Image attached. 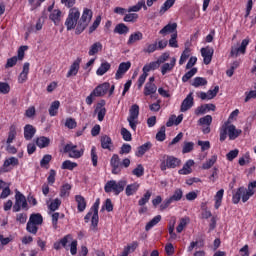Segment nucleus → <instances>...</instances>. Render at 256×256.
Segmentation results:
<instances>
[{"instance_id":"nucleus-8","label":"nucleus","mask_w":256,"mask_h":256,"mask_svg":"<svg viewBox=\"0 0 256 256\" xmlns=\"http://www.w3.org/2000/svg\"><path fill=\"white\" fill-rule=\"evenodd\" d=\"M81 18V12L79 8L74 7L71 8L68 12V16L65 21L67 31H73V29H77V25H79V20Z\"/></svg>"},{"instance_id":"nucleus-30","label":"nucleus","mask_w":256,"mask_h":256,"mask_svg":"<svg viewBox=\"0 0 256 256\" xmlns=\"http://www.w3.org/2000/svg\"><path fill=\"white\" fill-rule=\"evenodd\" d=\"M183 122V114L178 116L172 115L166 122V127H173V125H181Z\"/></svg>"},{"instance_id":"nucleus-51","label":"nucleus","mask_w":256,"mask_h":256,"mask_svg":"<svg viewBox=\"0 0 256 256\" xmlns=\"http://www.w3.org/2000/svg\"><path fill=\"white\" fill-rule=\"evenodd\" d=\"M15 137H17V130H16L15 126H11L9 133H8V138H7L6 143L8 145H11V143H13V141H15Z\"/></svg>"},{"instance_id":"nucleus-17","label":"nucleus","mask_w":256,"mask_h":256,"mask_svg":"<svg viewBox=\"0 0 256 256\" xmlns=\"http://www.w3.org/2000/svg\"><path fill=\"white\" fill-rule=\"evenodd\" d=\"M193 92H190L186 98L182 101L180 106L181 113H185L186 111H189L191 107H193Z\"/></svg>"},{"instance_id":"nucleus-20","label":"nucleus","mask_w":256,"mask_h":256,"mask_svg":"<svg viewBox=\"0 0 256 256\" xmlns=\"http://www.w3.org/2000/svg\"><path fill=\"white\" fill-rule=\"evenodd\" d=\"M175 65H177V58L173 57L171 58L170 63H164L161 66V74L167 75V73H171V71H173V69L175 68Z\"/></svg>"},{"instance_id":"nucleus-50","label":"nucleus","mask_w":256,"mask_h":256,"mask_svg":"<svg viewBox=\"0 0 256 256\" xmlns=\"http://www.w3.org/2000/svg\"><path fill=\"white\" fill-rule=\"evenodd\" d=\"M213 123V117L211 115H206L198 120V125L211 127Z\"/></svg>"},{"instance_id":"nucleus-1","label":"nucleus","mask_w":256,"mask_h":256,"mask_svg":"<svg viewBox=\"0 0 256 256\" xmlns=\"http://www.w3.org/2000/svg\"><path fill=\"white\" fill-rule=\"evenodd\" d=\"M241 133H243V131L241 129H237V127L231 124V122H225L220 128V141L223 143V141L227 139V135L230 141H235Z\"/></svg>"},{"instance_id":"nucleus-5","label":"nucleus","mask_w":256,"mask_h":256,"mask_svg":"<svg viewBox=\"0 0 256 256\" xmlns=\"http://www.w3.org/2000/svg\"><path fill=\"white\" fill-rule=\"evenodd\" d=\"M125 187H127V180H109L104 185V191L105 193H113L117 197L125 191Z\"/></svg>"},{"instance_id":"nucleus-37","label":"nucleus","mask_w":256,"mask_h":256,"mask_svg":"<svg viewBox=\"0 0 256 256\" xmlns=\"http://www.w3.org/2000/svg\"><path fill=\"white\" fill-rule=\"evenodd\" d=\"M28 222L38 226L43 225V215L40 213H33L30 215Z\"/></svg>"},{"instance_id":"nucleus-39","label":"nucleus","mask_w":256,"mask_h":256,"mask_svg":"<svg viewBox=\"0 0 256 256\" xmlns=\"http://www.w3.org/2000/svg\"><path fill=\"white\" fill-rule=\"evenodd\" d=\"M114 33H117L118 35H127V33H129V28L125 23H119L115 26Z\"/></svg>"},{"instance_id":"nucleus-19","label":"nucleus","mask_w":256,"mask_h":256,"mask_svg":"<svg viewBox=\"0 0 256 256\" xmlns=\"http://www.w3.org/2000/svg\"><path fill=\"white\" fill-rule=\"evenodd\" d=\"M216 109L215 104H202L195 109V115H205V113L215 111Z\"/></svg>"},{"instance_id":"nucleus-24","label":"nucleus","mask_w":256,"mask_h":256,"mask_svg":"<svg viewBox=\"0 0 256 256\" xmlns=\"http://www.w3.org/2000/svg\"><path fill=\"white\" fill-rule=\"evenodd\" d=\"M193 165H195V161L191 159L188 160L183 165V168L178 171L179 175H191V173H193V169L191 168Z\"/></svg>"},{"instance_id":"nucleus-14","label":"nucleus","mask_w":256,"mask_h":256,"mask_svg":"<svg viewBox=\"0 0 256 256\" xmlns=\"http://www.w3.org/2000/svg\"><path fill=\"white\" fill-rule=\"evenodd\" d=\"M17 165H19V159L15 158V157H10L4 161L3 166L0 169V171H1V173H9L11 171V169H13L10 167L11 166L17 167Z\"/></svg>"},{"instance_id":"nucleus-2","label":"nucleus","mask_w":256,"mask_h":256,"mask_svg":"<svg viewBox=\"0 0 256 256\" xmlns=\"http://www.w3.org/2000/svg\"><path fill=\"white\" fill-rule=\"evenodd\" d=\"M99 205H101V199L98 198L90 208V211L84 217L85 223H89V221H91L92 231H97V227L99 225Z\"/></svg>"},{"instance_id":"nucleus-59","label":"nucleus","mask_w":256,"mask_h":256,"mask_svg":"<svg viewBox=\"0 0 256 256\" xmlns=\"http://www.w3.org/2000/svg\"><path fill=\"white\" fill-rule=\"evenodd\" d=\"M61 207V199L55 198L54 200L51 201V203L48 206V209L51 211L55 212L57 209Z\"/></svg>"},{"instance_id":"nucleus-47","label":"nucleus","mask_w":256,"mask_h":256,"mask_svg":"<svg viewBox=\"0 0 256 256\" xmlns=\"http://www.w3.org/2000/svg\"><path fill=\"white\" fill-rule=\"evenodd\" d=\"M161 222V215L155 216L152 220H150L146 226H145V231H151L155 225Z\"/></svg>"},{"instance_id":"nucleus-28","label":"nucleus","mask_w":256,"mask_h":256,"mask_svg":"<svg viewBox=\"0 0 256 256\" xmlns=\"http://www.w3.org/2000/svg\"><path fill=\"white\" fill-rule=\"evenodd\" d=\"M141 9H144V11H147V5L145 4V0H140L138 3L134 6H130L127 11L128 13H139Z\"/></svg>"},{"instance_id":"nucleus-45","label":"nucleus","mask_w":256,"mask_h":256,"mask_svg":"<svg viewBox=\"0 0 256 256\" xmlns=\"http://www.w3.org/2000/svg\"><path fill=\"white\" fill-rule=\"evenodd\" d=\"M137 19H139V14L128 12V14H125L123 21L125 23H137Z\"/></svg>"},{"instance_id":"nucleus-63","label":"nucleus","mask_w":256,"mask_h":256,"mask_svg":"<svg viewBox=\"0 0 256 256\" xmlns=\"http://www.w3.org/2000/svg\"><path fill=\"white\" fill-rule=\"evenodd\" d=\"M120 133L124 141H132L133 136L131 135V132L127 130V128H121Z\"/></svg>"},{"instance_id":"nucleus-62","label":"nucleus","mask_w":256,"mask_h":256,"mask_svg":"<svg viewBox=\"0 0 256 256\" xmlns=\"http://www.w3.org/2000/svg\"><path fill=\"white\" fill-rule=\"evenodd\" d=\"M132 147L128 143H124L119 151V155H129L131 153Z\"/></svg>"},{"instance_id":"nucleus-58","label":"nucleus","mask_w":256,"mask_h":256,"mask_svg":"<svg viewBox=\"0 0 256 256\" xmlns=\"http://www.w3.org/2000/svg\"><path fill=\"white\" fill-rule=\"evenodd\" d=\"M132 175L138 178L143 177L145 175V168L141 164H138L137 167L132 170Z\"/></svg>"},{"instance_id":"nucleus-54","label":"nucleus","mask_w":256,"mask_h":256,"mask_svg":"<svg viewBox=\"0 0 256 256\" xmlns=\"http://www.w3.org/2000/svg\"><path fill=\"white\" fill-rule=\"evenodd\" d=\"M170 199L172 200L173 203L181 201V199H183V190L180 188H177L173 195L170 197Z\"/></svg>"},{"instance_id":"nucleus-38","label":"nucleus","mask_w":256,"mask_h":256,"mask_svg":"<svg viewBox=\"0 0 256 256\" xmlns=\"http://www.w3.org/2000/svg\"><path fill=\"white\" fill-rule=\"evenodd\" d=\"M71 189H73V186L69 183H65L60 188V197L65 198L69 197L71 195Z\"/></svg>"},{"instance_id":"nucleus-6","label":"nucleus","mask_w":256,"mask_h":256,"mask_svg":"<svg viewBox=\"0 0 256 256\" xmlns=\"http://www.w3.org/2000/svg\"><path fill=\"white\" fill-rule=\"evenodd\" d=\"M93 19V10L89 8H84L80 20L78 21L75 33L76 35H81L83 31L89 27V23Z\"/></svg>"},{"instance_id":"nucleus-60","label":"nucleus","mask_w":256,"mask_h":256,"mask_svg":"<svg viewBox=\"0 0 256 256\" xmlns=\"http://www.w3.org/2000/svg\"><path fill=\"white\" fill-rule=\"evenodd\" d=\"M75 167H77L76 162H72L71 160H65L62 163L61 169H67L68 171H73V169H75Z\"/></svg>"},{"instance_id":"nucleus-16","label":"nucleus","mask_w":256,"mask_h":256,"mask_svg":"<svg viewBox=\"0 0 256 256\" xmlns=\"http://www.w3.org/2000/svg\"><path fill=\"white\" fill-rule=\"evenodd\" d=\"M130 69H131L130 61L121 62L118 66V70L116 71L115 79H117V80L123 79L125 73H127V71H129Z\"/></svg>"},{"instance_id":"nucleus-55","label":"nucleus","mask_w":256,"mask_h":256,"mask_svg":"<svg viewBox=\"0 0 256 256\" xmlns=\"http://www.w3.org/2000/svg\"><path fill=\"white\" fill-rule=\"evenodd\" d=\"M10 185L11 184H8L5 182V185L1 188L2 192L0 194V199H7V197H9V195H11Z\"/></svg>"},{"instance_id":"nucleus-31","label":"nucleus","mask_w":256,"mask_h":256,"mask_svg":"<svg viewBox=\"0 0 256 256\" xmlns=\"http://www.w3.org/2000/svg\"><path fill=\"white\" fill-rule=\"evenodd\" d=\"M61 107V102L59 100H55L51 103L50 108L48 109V113L50 117H57L59 114V108Z\"/></svg>"},{"instance_id":"nucleus-3","label":"nucleus","mask_w":256,"mask_h":256,"mask_svg":"<svg viewBox=\"0 0 256 256\" xmlns=\"http://www.w3.org/2000/svg\"><path fill=\"white\" fill-rule=\"evenodd\" d=\"M131 165V159L124 158L121 162L118 154H113L110 159V167H112V175H121V172L124 169L129 168Z\"/></svg>"},{"instance_id":"nucleus-34","label":"nucleus","mask_w":256,"mask_h":256,"mask_svg":"<svg viewBox=\"0 0 256 256\" xmlns=\"http://www.w3.org/2000/svg\"><path fill=\"white\" fill-rule=\"evenodd\" d=\"M157 93V85L155 83H146L144 87V95L145 97H149V95H154Z\"/></svg>"},{"instance_id":"nucleus-27","label":"nucleus","mask_w":256,"mask_h":256,"mask_svg":"<svg viewBox=\"0 0 256 256\" xmlns=\"http://www.w3.org/2000/svg\"><path fill=\"white\" fill-rule=\"evenodd\" d=\"M75 201L77 203V209L79 213H83V211L87 209V200H85V197H83L82 195H76Z\"/></svg>"},{"instance_id":"nucleus-52","label":"nucleus","mask_w":256,"mask_h":256,"mask_svg":"<svg viewBox=\"0 0 256 256\" xmlns=\"http://www.w3.org/2000/svg\"><path fill=\"white\" fill-rule=\"evenodd\" d=\"M189 221H190L189 217L181 218L180 223L176 227L177 233H183V229H185V227H187V224L189 223Z\"/></svg>"},{"instance_id":"nucleus-35","label":"nucleus","mask_w":256,"mask_h":256,"mask_svg":"<svg viewBox=\"0 0 256 256\" xmlns=\"http://www.w3.org/2000/svg\"><path fill=\"white\" fill-rule=\"evenodd\" d=\"M223 195H225V190L224 189H220L218 192H216L215 196H214V207L215 209H219V207H221V204L223 203Z\"/></svg>"},{"instance_id":"nucleus-11","label":"nucleus","mask_w":256,"mask_h":256,"mask_svg":"<svg viewBox=\"0 0 256 256\" xmlns=\"http://www.w3.org/2000/svg\"><path fill=\"white\" fill-rule=\"evenodd\" d=\"M64 153H68L72 159H80L83 157V150H77V145L66 144L64 146Z\"/></svg>"},{"instance_id":"nucleus-7","label":"nucleus","mask_w":256,"mask_h":256,"mask_svg":"<svg viewBox=\"0 0 256 256\" xmlns=\"http://www.w3.org/2000/svg\"><path fill=\"white\" fill-rule=\"evenodd\" d=\"M110 87H111V84L109 82H104L96 86L94 90L90 93V95L86 97V104L93 105V101H95V97H105Z\"/></svg>"},{"instance_id":"nucleus-23","label":"nucleus","mask_w":256,"mask_h":256,"mask_svg":"<svg viewBox=\"0 0 256 256\" xmlns=\"http://www.w3.org/2000/svg\"><path fill=\"white\" fill-rule=\"evenodd\" d=\"M100 143H101L102 149L113 151V140L108 135L101 136Z\"/></svg>"},{"instance_id":"nucleus-64","label":"nucleus","mask_w":256,"mask_h":256,"mask_svg":"<svg viewBox=\"0 0 256 256\" xmlns=\"http://www.w3.org/2000/svg\"><path fill=\"white\" fill-rule=\"evenodd\" d=\"M155 51H158V48H157V42L153 43V44H147V47H145L143 49V52L144 53H155Z\"/></svg>"},{"instance_id":"nucleus-9","label":"nucleus","mask_w":256,"mask_h":256,"mask_svg":"<svg viewBox=\"0 0 256 256\" xmlns=\"http://www.w3.org/2000/svg\"><path fill=\"white\" fill-rule=\"evenodd\" d=\"M29 211V204L27 203V198L23 193H21L19 190H16L15 193V203L12 207L13 213H19V211Z\"/></svg>"},{"instance_id":"nucleus-33","label":"nucleus","mask_w":256,"mask_h":256,"mask_svg":"<svg viewBox=\"0 0 256 256\" xmlns=\"http://www.w3.org/2000/svg\"><path fill=\"white\" fill-rule=\"evenodd\" d=\"M61 15V10L55 9L52 11V13H50L49 19L50 21L54 22V25H59V23H61Z\"/></svg>"},{"instance_id":"nucleus-42","label":"nucleus","mask_w":256,"mask_h":256,"mask_svg":"<svg viewBox=\"0 0 256 256\" xmlns=\"http://www.w3.org/2000/svg\"><path fill=\"white\" fill-rule=\"evenodd\" d=\"M243 193H245V187L238 188L237 191L233 194L232 203H234V205H237L239 201H241Z\"/></svg>"},{"instance_id":"nucleus-21","label":"nucleus","mask_w":256,"mask_h":256,"mask_svg":"<svg viewBox=\"0 0 256 256\" xmlns=\"http://www.w3.org/2000/svg\"><path fill=\"white\" fill-rule=\"evenodd\" d=\"M35 133H37V129L33 125L27 124L24 126V139L26 141H31L35 137Z\"/></svg>"},{"instance_id":"nucleus-22","label":"nucleus","mask_w":256,"mask_h":256,"mask_svg":"<svg viewBox=\"0 0 256 256\" xmlns=\"http://www.w3.org/2000/svg\"><path fill=\"white\" fill-rule=\"evenodd\" d=\"M141 187V184H139L138 182H134L132 184H126V188H125V195L127 197H131L133 195H135L137 193V191H139V188Z\"/></svg>"},{"instance_id":"nucleus-18","label":"nucleus","mask_w":256,"mask_h":256,"mask_svg":"<svg viewBox=\"0 0 256 256\" xmlns=\"http://www.w3.org/2000/svg\"><path fill=\"white\" fill-rule=\"evenodd\" d=\"M105 105V100H100L96 105L95 113H98V121H103L105 119V115H107Z\"/></svg>"},{"instance_id":"nucleus-41","label":"nucleus","mask_w":256,"mask_h":256,"mask_svg":"<svg viewBox=\"0 0 256 256\" xmlns=\"http://www.w3.org/2000/svg\"><path fill=\"white\" fill-rule=\"evenodd\" d=\"M102 49L103 44H101V42H96L91 45L88 55H90V57H93V55H97V53H99V51H101Z\"/></svg>"},{"instance_id":"nucleus-12","label":"nucleus","mask_w":256,"mask_h":256,"mask_svg":"<svg viewBox=\"0 0 256 256\" xmlns=\"http://www.w3.org/2000/svg\"><path fill=\"white\" fill-rule=\"evenodd\" d=\"M81 61H83V59L81 57H78L72 62L66 74L67 79L71 77H76L77 73H79V70L81 69Z\"/></svg>"},{"instance_id":"nucleus-26","label":"nucleus","mask_w":256,"mask_h":256,"mask_svg":"<svg viewBox=\"0 0 256 256\" xmlns=\"http://www.w3.org/2000/svg\"><path fill=\"white\" fill-rule=\"evenodd\" d=\"M169 33H177V23H169L159 31L160 35H169Z\"/></svg>"},{"instance_id":"nucleus-46","label":"nucleus","mask_w":256,"mask_h":256,"mask_svg":"<svg viewBox=\"0 0 256 256\" xmlns=\"http://www.w3.org/2000/svg\"><path fill=\"white\" fill-rule=\"evenodd\" d=\"M129 116L128 119H139V105L134 104L131 106L130 110H129Z\"/></svg>"},{"instance_id":"nucleus-53","label":"nucleus","mask_w":256,"mask_h":256,"mask_svg":"<svg viewBox=\"0 0 256 256\" xmlns=\"http://www.w3.org/2000/svg\"><path fill=\"white\" fill-rule=\"evenodd\" d=\"M195 75H197V68H192L191 70H189L182 76V82L187 83V81H189V79L195 77Z\"/></svg>"},{"instance_id":"nucleus-43","label":"nucleus","mask_w":256,"mask_h":256,"mask_svg":"<svg viewBox=\"0 0 256 256\" xmlns=\"http://www.w3.org/2000/svg\"><path fill=\"white\" fill-rule=\"evenodd\" d=\"M153 193L150 190H147L144 195L140 198L138 201L139 207H144V205H147L149 203V200L151 199V196Z\"/></svg>"},{"instance_id":"nucleus-49","label":"nucleus","mask_w":256,"mask_h":256,"mask_svg":"<svg viewBox=\"0 0 256 256\" xmlns=\"http://www.w3.org/2000/svg\"><path fill=\"white\" fill-rule=\"evenodd\" d=\"M215 163H217V155L211 156V158H209L205 163H203L202 169H211V167H213Z\"/></svg>"},{"instance_id":"nucleus-44","label":"nucleus","mask_w":256,"mask_h":256,"mask_svg":"<svg viewBox=\"0 0 256 256\" xmlns=\"http://www.w3.org/2000/svg\"><path fill=\"white\" fill-rule=\"evenodd\" d=\"M192 87H205L207 85V79L204 77H195L191 83Z\"/></svg>"},{"instance_id":"nucleus-32","label":"nucleus","mask_w":256,"mask_h":256,"mask_svg":"<svg viewBox=\"0 0 256 256\" xmlns=\"http://www.w3.org/2000/svg\"><path fill=\"white\" fill-rule=\"evenodd\" d=\"M159 67H160V64L156 60V61H153V62H150V63L144 65L142 68V71H143V73H146L149 75V72L155 71V70L159 69Z\"/></svg>"},{"instance_id":"nucleus-36","label":"nucleus","mask_w":256,"mask_h":256,"mask_svg":"<svg viewBox=\"0 0 256 256\" xmlns=\"http://www.w3.org/2000/svg\"><path fill=\"white\" fill-rule=\"evenodd\" d=\"M142 39L143 33L141 31L134 32L129 36L127 45H133V43H137V41H141Z\"/></svg>"},{"instance_id":"nucleus-25","label":"nucleus","mask_w":256,"mask_h":256,"mask_svg":"<svg viewBox=\"0 0 256 256\" xmlns=\"http://www.w3.org/2000/svg\"><path fill=\"white\" fill-rule=\"evenodd\" d=\"M153 147V144L151 142H146L143 145L139 146L137 148V151L135 152L136 157H143Z\"/></svg>"},{"instance_id":"nucleus-10","label":"nucleus","mask_w":256,"mask_h":256,"mask_svg":"<svg viewBox=\"0 0 256 256\" xmlns=\"http://www.w3.org/2000/svg\"><path fill=\"white\" fill-rule=\"evenodd\" d=\"M251 43L249 37L242 40L240 47L232 46L230 51V57H239V55H245L247 53V46Z\"/></svg>"},{"instance_id":"nucleus-4","label":"nucleus","mask_w":256,"mask_h":256,"mask_svg":"<svg viewBox=\"0 0 256 256\" xmlns=\"http://www.w3.org/2000/svg\"><path fill=\"white\" fill-rule=\"evenodd\" d=\"M160 161V171H166L167 169H177V167H181V159L168 155V154H162L159 157Z\"/></svg>"},{"instance_id":"nucleus-61","label":"nucleus","mask_w":256,"mask_h":256,"mask_svg":"<svg viewBox=\"0 0 256 256\" xmlns=\"http://www.w3.org/2000/svg\"><path fill=\"white\" fill-rule=\"evenodd\" d=\"M191 53V50L189 48H185L184 51L182 52L179 60V65H183L185 61L189 59V55Z\"/></svg>"},{"instance_id":"nucleus-29","label":"nucleus","mask_w":256,"mask_h":256,"mask_svg":"<svg viewBox=\"0 0 256 256\" xmlns=\"http://www.w3.org/2000/svg\"><path fill=\"white\" fill-rule=\"evenodd\" d=\"M35 143L39 149H45L51 145V139L45 136H40L36 138Z\"/></svg>"},{"instance_id":"nucleus-48","label":"nucleus","mask_w":256,"mask_h":256,"mask_svg":"<svg viewBox=\"0 0 256 256\" xmlns=\"http://www.w3.org/2000/svg\"><path fill=\"white\" fill-rule=\"evenodd\" d=\"M174 5L175 0H166L160 8V15H163L166 13V11H169V9H171Z\"/></svg>"},{"instance_id":"nucleus-40","label":"nucleus","mask_w":256,"mask_h":256,"mask_svg":"<svg viewBox=\"0 0 256 256\" xmlns=\"http://www.w3.org/2000/svg\"><path fill=\"white\" fill-rule=\"evenodd\" d=\"M111 69V64L109 62H103L101 63L100 67L96 71V75H99L100 77H103L107 71Z\"/></svg>"},{"instance_id":"nucleus-13","label":"nucleus","mask_w":256,"mask_h":256,"mask_svg":"<svg viewBox=\"0 0 256 256\" xmlns=\"http://www.w3.org/2000/svg\"><path fill=\"white\" fill-rule=\"evenodd\" d=\"M200 53L203 57L204 65H210L211 61H213V54L215 53V50L210 46H206L204 48H201Z\"/></svg>"},{"instance_id":"nucleus-56","label":"nucleus","mask_w":256,"mask_h":256,"mask_svg":"<svg viewBox=\"0 0 256 256\" xmlns=\"http://www.w3.org/2000/svg\"><path fill=\"white\" fill-rule=\"evenodd\" d=\"M26 231L28 233H31L32 235H37V231H39V226L28 221L26 225Z\"/></svg>"},{"instance_id":"nucleus-57","label":"nucleus","mask_w":256,"mask_h":256,"mask_svg":"<svg viewBox=\"0 0 256 256\" xmlns=\"http://www.w3.org/2000/svg\"><path fill=\"white\" fill-rule=\"evenodd\" d=\"M90 155L93 167H97V163L99 161V156H97V147L92 146Z\"/></svg>"},{"instance_id":"nucleus-15","label":"nucleus","mask_w":256,"mask_h":256,"mask_svg":"<svg viewBox=\"0 0 256 256\" xmlns=\"http://www.w3.org/2000/svg\"><path fill=\"white\" fill-rule=\"evenodd\" d=\"M72 239L73 237L71 236V234L64 236L62 239L56 241L53 244V249H55L56 251H61V248L63 247L64 249H66V251H69V246H67V243H69V241H71Z\"/></svg>"}]
</instances>
